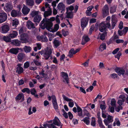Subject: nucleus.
Segmentation results:
<instances>
[{
  "mask_svg": "<svg viewBox=\"0 0 128 128\" xmlns=\"http://www.w3.org/2000/svg\"><path fill=\"white\" fill-rule=\"evenodd\" d=\"M53 25V23L50 21L49 19L44 18L41 22L40 26L42 29L44 30L46 28L48 31L50 32Z\"/></svg>",
  "mask_w": 128,
  "mask_h": 128,
  "instance_id": "obj_1",
  "label": "nucleus"
},
{
  "mask_svg": "<svg viewBox=\"0 0 128 128\" xmlns=\"http://www.w3.org/2000/svg\"><path fill=\"white\" fill-rule=\"evenodd\" d=\"M114 70L119 76L122 75L124 78H126L128 75V69L125 70L121 68H117L114 69Z\"/></svg>",
  "mask_w": 128,
  "mask_h": 128,
  "instance_id": "obj_2",
  "label": "nucleus"
},
{
  "mask_svg": "<svg viewBox=\"0 0 128 128\" xmlns=\"http://www.w3.org/2000/svg\"><path fill=\"white\" fill-rule=\"evenodd\" d=\"M88 20V19L86 17L83 18L81 20V26L83 30H84V28L87 26Z\"/></svg>",
  "mask_w": 128,
  "mask_h": 128,
  "instance_id": "obj_3",
  "label": "nucleus"
},
{
  "mask_svg": "<svg viewBox=\"0 0 128 128\" xmlns=\"http://www.w3.org/2000/svg\"><path fill=\"white\" fill-rule=\"evenodd\" d=\"M108 26L106 23H104L102 22L101 23L99 28V30L102 32H106L107 30V28H109L110 27L107 26Z\"/></svg>",
  "mask_w": 128,
  "mask_h": 128,
  "instance_id": "obj_4",
  "label": "nucleus"
},
{
  "mask_svg": "<svg viewBox=\"0 0 128 128\" xmlns=\"http://www.w3.org/2000/svg\"><path fill=\"white\" fill-rule=\"evenodd\" d=\"M52 53V50L51 49H50L47 51L45 52L43 56L45 60H48L50 57V58H52V56L51 55Z\"/></svg>",
  "mask_w": 128,
  "mask_h": 128,
  "instance_id": "obj_5",
  "label": "nucleus"
},
{
  "mask_svg": "<svg viewBox=\"0 0 128 128\" xmlns=\"http://www.w3.org/2000/svg\"><path fill=\"white\" fill-rule=\"evenodd\" d=\"M102 14L103 18H104L108 14L109 9L108 5H105L102 8Z\"/></svg>",
  "mask_w": 128,
  "mask_h": 128,
  "instance_id": "obj_6",
  "label": "nucleus"
},
{
  "mask_svg": "<svg viewBox=\"0 0 128 128\" xmlns=\"http://www.w3.org/2000/svg\"><path fill=\"white\" fill-rule=\"evenodd\" d=\"M7 16L5 12L0 13V24L5 22L7 20Z\"/></svg>",
  "mask_w": 128,
  "mask_h": 128,
  "instance_id": "obj_7",
  "label": "nucleus"
},
{
  "mask_svg": "<svg viewBox=\"0 0 128 128\" xmlns=\"http://www.w3.org/2000/svg\"><path fill=\"white\" fill-rule=\"evenodd\" d=\"M20 40L22 43L26 42H28V35L27 34L25 33L21 34L20 36Z\"/></svg>",
  "mask_w": 128,
  "mask_h": 128,
  "instance_id": "obj_8",
  "label": "nucleus"
},
{
  "mask_svg": "<svg viewBox=\"0 0 128 128\" xmlns=\"http://www.w3.org/2000/svg\"><path fill=\"white\" fill-rule=\"evenodd\" d=\"M62 96L64 100L67 102H69L68 105L70 107L72 108L73 107L74 105V103L72 100L63 94L62 95Z\"/></svg>",
  "mask_w": 128,
  "mask_h": 128,
  "instance_id": "obj_9",
  "label": "nucleus"
},
{
  "mask_svg": "<svg viewBox=\"0 0 128 128\" xmlns=\"http://www.w3.org/2000/svg\"><path fill=\"white\" fill-rule=\"evenodd\" d=\"M12 8L13 6L11 4L8 2L5 4L4 9L6 12H9L12 10Z\"/></svg>",
  "mask_w": 128,
  "mask_h": 128,
  "instance_id": "obj_10",
  "label": "nucleus"
},
{
  "mask_svg": "<svg viewBox=\"0 0 128 128\" xmlns=\"http://www.w3.org/2000/svg\"><path fill=\"white\" fill-rule=\"evenodd\" d=\"M113 121V117L108 115L106 119L104 120V122L105 124L107 126L110 123L112 122Z\"/></svg>",
  "mask_w": 128,
  "mask_h": 128,
  "instance_id": "obj_11",
  "label": "nucleus"
},
{
  "mask_svg": "<svg viewBox=\"0 0 128 128\" xmlns=\"http://www.w3.org/2000/svg\"><path fill=\"white\" fill-rule=\"evenodd\" d=\"M57 7L58 9L60 11L61 13H64V11L65 9V5L63 3L60 2L58 4Z\"/></svg>",
  "mask_w": 128,
  "mask_h": 128,
  "instance_id": "obj_12",
  "label": "nucleus"
},
{
  "mask_svg": "<svg viewBox=\"0 0 128 128\" xmlns=\"http://www.w3.org/2000/svg\"><path fill=\"white\" fill-rule=\"evenodd\" d=\"M51 98L53 106L54 108L56 110L58 109V106L56 96H55L52 95L51 96Z\"/></svg>",
  "mask_w": 128,
  "mask_h": 128,
  "instance_id": "obj_13",
  "label": "nucleus"
},
{
  "mask_svg": "<svg viewBox=\"0 0 128 128\" xmlns=\"http://www.w3.org/2000/svg\"><path fill=\"white\" fill-rule=\"evenodd\" d=\"M37 38L39 41H41L42 42H46L48 40L47 38L44 35L40 36H38L37 37Z\"/></svg>",
  "mask_w": 128,
  "mask_h": 128,
  "instance_id": "obj_14",
  "label": "nucleus"
},
{
  "mask_svg": "<svg viewBox=\"0 0 128 128\" xmlns=\"http://www.w3.org/2000/svg\"><path fill=\"white\" fill-rule=\"evenodd\" d=\"M119 98L121 99L118 100L117 103L120 106H121L125 100V96L124 95H120Z\"/></svg>",
  "mask_w": 128,
  "mask_h": 128,
  "instance_id": "obj_15",
  "label": "nucleus"
},
{
  "mask_svg": "<svg viewBox=\"0 0 128 128\" xmlns=\"http://www.w3.org/2000/svg\"><path fill=\"white\" fill-rule=\"evenodd\" d=\"M26 26L28 28L31 29L35 28L34 24L30 20H28L27 22Z\"/></svg>",
  "mask_w": 128,
  "mask_h": 128,
  "instance_id": "obj_16",
  "label": "nucleus"
},
{
  "mask_svg": "<svg viewBox=\"0 0 128 128\" xmlns=\"http://www.w3.org/2000/svg\"><path fill=\"white\" fill-rule=\"evenodd\" d=\"M24 7L22 9V12L24 15H26L28 14L30 11V9L28 8L24 4L23 5Z\"/></svg>",
  "mask_w": 128,
  "mask_h": 128,
  "instance_id": "obj_17",
  "label": "nucleus"
},
{
  "mask_svg": "<svg viewBox=\"0 0 128 128\" xmlns=\"http://www.w3.org/2000/svg\"><path fill=\"white\" fill-rule=\"evenodd\" d=\"M22 64H18L17 65L18 67L16 68V72L18 74L22 73L24 71V69L21 66Z\"/></svg>",
  "mask_w": 128,
  "mask_h": 128,
  "instance_id": "obj_18",
  "label": "nucleus"
},
{
  "mask_svg": "<svg viewBox=\"0 0 128 128\" xmlns=\"http://www.w3.org/2000/svg\"><path fill=\"white\" fill-rule=\"evenodd\" d=\"M90 40L88 36L84 35L83 36V38L82 42V45H84Z\"/></svg>",
  "mask_w": 128,
  "mask_h": 128,
  "instance_id": "obj_19",
  "label": "nucleus"
},
{
  "mask_svg": "<svg viewBox=\"0 0 128 128\" xmlns=\"http://www.w3.org/2000/svg\"><path fill=\"white\" fill-rule=\"evenodd\" d=\"M54 124L58 126H60L61 123L59 119L57 117H55L54 119L53 120Z\"/></svg>",
  "mask_w": 128,
  "mask_h": 128,
  "instance_id": "obj_20",
  "label": "nucleus"
},
{
  "mask_svg": "<svg viewBox=\"0 0 128 128\" xmlns=\"http://www.w3.org/2000/svg\"><path fill=\"white\" fill-rule=\"evenodd\" d=\"M2 32L5 33L7 32L9 30V27L7 25H4L1 27Z\"/></svg>",
  "mask_w": 128,
  "mask_h": 128,
  "instance_id": "obj_21",
  "label": "nucleus"
},
{
  "mask_svg": "<svg viewBox=\"0 0 128 128\" xmlns=\"http://www.w3.org/2000/svg\"><path fill=\"white\" fill-rule=\"evenodd\" d=\"M19 50V48H12L9 50V52L12 54L16 55L18 52Z\"/></svg>",
  "mask_w": 128,
  "mask_h": 128,
  "instance_id": "obj_22",
  "label": "nucleus"
},
{
  "mask_svg": "<svg viewBox=\"0 0 128 128\" xmlns=\"http://www.w3.org/2000/svg\"><path fill=\"white\" fill-rule=\"evenodd\" d=\"M18 34L16 31H12L10 32L8 36L10 38H13L16 37Z\"/></svg>",
  "mask_w": 128,
  "mask_h": 128,
  "instance_id": "obj_23",
  "label": "nucleus"
},
{
  "mask_svg": "<svg viewBox=\"0 0 128 128\" xmlns=\"http://www.w3.org/2000/svg\"><path fill=\"white\" fill-rule=\"evenodd\" d=\"M61 74H62V77L66 80V82L67 84L68 83L69 79L68 78V76L67 74L63 72H61Z\"/></svg>",
  "mask_w": 128,
  "mask_h": 128,
  "instance_id": "obj_24",
  "label": "nucleus"
},
{
  "mask_svg": "<svg viewBox=\"0 0 128 128\" xmlns=\"http://www.w3.org/2000/svg\"><path fill=\"white\" fill-rule=\"evenodd\" d=\"M25 57L24 54L21 53H19L18 56V59L20 62L22 61V60Z\"/></svg>",
  "mask_w": 128,
  "mask_h": 128,
  "instance_id": "obj_25",
  "label": "nucleus"
},
{
  "mask_svg": "<svg viewBox=\"0 0 128 128\" xmlns=\"http://www.w3.org/2000/svg\"><path fill=\"white\" fill-rule=\"evenodd\" d=\"M26 3L27 5L32 6L34 5V0H26Z\"/></svg>",
  "mask_w": 128,
  "mask_h": 128,
  "instance_id": "obj_26",
  "label": "nucleus"
},
{
  "mask_svg": "<svg viewBox=\"0 0 128 128\" xmlns=\"http://www.w3.org/2000/svg\"><path fill=\"white\" fill-rule=\"evenodd\" d=\"M41 19V16L40 15H36L34 18L33 21L34 22L38 23L40 22Z\"/></svg>",
  "mask_w": 128,
  "mask_h": 128,
  "instance_id": "obj_27",
  "label": "nucleus"
},
{
  "mask_svg": "<svg viewBox=\"0 0 128 128\" xmlns=\"http://www.w3.org/2000/svg\"><path fill=\"white\" fill-rule=\"evenodd\" d=\"M75 50L74 48H72L70 50L68 54V55L70 58L72 57L73 55L76 54Z\"/></svg>",
  "mask_w": 128,
  "mask_h": 128,
  "instance_id": "obj_28",
  "label": "nucleus"
},
{
  "mask_svg": "<svg viewBox=\"0 0 128 128\" xmlns=\"http://www.w3.org/2000/svg\"><path fill=\"white\" fill-rule=\"evenodd\" d=\"M59 28V25L58 24H55L54 26V28H53L52 27L50 30V32H56L58 29Z\"/></svg>",
  "mask_w": 128,
  "mask_h": 128,
  "instance_id": "obj_29",
  "label": "nucleus"
},
{
  "mask_svg": "<svg viewBox=\"0 0 128 128\" xmlns=\"http://www.w3.org/2000/svg\"><path fill=\"white\" fill-rule=\"evenodd\" d=\"M52 14V11L51 9L50 8L49 10L45 11L44 13V16L45 18L49 16H50Z\"/></svg>",
  "mask_w": 128,
  "mask_h": 128,
  "instance_id": "obj_30",
  "label": "nucleus"
},
{
  "mask_svg": "<svg viewBox=\"0 0 128 128\" xmlns=\"http://www.w3.org/2000/svg\"><path fill=\"white\" fill-rule=\"evenodd\" d=\"M23 50L25 52L28 53L31 51L32 48L30 46H25L24 47Z\"/></svg>",
  "mask_w": 128,
  "mask_h": 128,
  "instance_id": "obj_31",
  "label": "nucleus"
},
{
  "mask_svg": "<svg viewBox=\"0 0 128 128\" xmlns=\"http://www.w3.org/2000/svg\"><path fill=\"white\" fill-rule=\"evenodd\" d=\"M53 44L57 48L61 44V42L58 40L55 39L54 41Z\"/></svg>",
  "mask_w": 128,
  "mask_h": 128,
  "instance_id": "obj_32",
  "label": "nucleus"
},
{
  "mask_svg": "<svg viewBox=\"0 0 128 128\" xmlns=\"http://www.w3.org/2000/svg\"><path fill=\"white\" fill-rule=\"evenodd\" d=\"M14 44L16 46H20L21 44L20 42L18 40H13Z\"/></svg>",
  "mask_w": 128,
  "mask_h": 128,
  "instance_id": "obj_33",
  "label": "nucleus"
},
{
  "mask_svg": "<svg viewBox=\"0 0 128 128\" xmlns=\"http://www.w3.org/2000/svg\"><path fill=\"white\" fill-rule=\"evenodd\" d=\"M107 32H105L104 33L99 34L100 35V39L102 40H104L106 36Z\"/></svg>",
  "mask_w": 128,
  "mask_h": 128,
  "instance_id": "obj_34",
  "label": "nucleus"
},
{
  "mask_svg": "<svg viewBox=\"0 0 128 128\" xmlns=\"http://www.w3.org/2000/svg\"><path fill=\"white\" fill-rule=\"evenodd\" d=\"M106 49V44H102L100 46L99 51L102 52Z\"/></svg>",
  "mask_w": 128,
  "mask_h": 128,
  "instance_id": "obj_35",
  "label": "nucleus"
},
{
  "mask_svg": "<svg viewBox=\"0 0 128 128\" xmlns=\"http://www.w3.org/2000/svg\"><path fill=\"white\" fill-rule=\"evenodd\" d=\"M113 16H112V26L113 27L112 28H113L115 26L117 22L116 20L114 18H113Z\"/></svg>",
  "mask_w": 128,
  "mask_h": 128,
  "instance_id": "obj_36",
  "label": "nucleus"
},
{
  "mask_svg": "<svg viewBox=\"0 0 128 128\" xmlns=\"http://www.w3.org/2000/svg\"><path fill=\"white\" fill-rule=\"evenodd\" d=\"M110 16H108L106 18V20L105 22H103L106 23H107V24L108 25L107 26L108 27H111L110 24Z\"/></svg>",
  "mask_w": 128,
  "mask_h": 128,
  "instance_id": "obj_37",
  "label": "nucleus"
},
{
  "mask_svg": "<svg viewBox=\"0 0 128 128\" xmlns=\"http://www.w3.org/2000/svg\"><path fill=\"white\" fill-rule=\"evenodd\" d=\"M3 39L4 41L6 42H11V38L9 36H4Z\"/></svg>",
  "mask_w": 128,
  "mask_h": 128,
  "instance_id": "obj_38",
  "label": "nucleus"
},
{
  "mask_svg": "<svg viewBox=\"0 0 128 128\" xmlns=\"http://www.w3.org/2000/svg\"><path fill=\"white\" fill-rule=\"evenodd\" d=\"M116 6H114L111 7L110 9V13H113L116 12Z\"/></svg>",
  "mask_w": 128,
  "mask_h": 128,
  "instance_id": "obj_39",
  "label": "nucleus"
},
{
  "mask_svg": "<svg viewBox=\"0 0 128 128\" xmlns=\"http://www.w3.org/2000/svg\"><path fill=\"white\" fill-rule=\"evenodd\" d=\"M89 119V117H87L84 118L82 120L86 124L88 125L90 122Z\"/></svg>",
  "mask_w": 128,
  "mask_h": 128,
  "instance_id": "obj_40",
  "label": "nucleus"
},
{
  "mask_svg": "<svg viewBox=\"0 0 128 128\" xmlns=\"http://www.w3.org/2000/svg\"><path fill=\"white\" fill-rule=\"evenodd\" d=\"M66 17L68 18H73V15L72 12H67Z\"/></svg>",
  "mask_w": 128,
  "mask_h": 128,
  "instance_id": "obj_41",
  "label": "nucleus"
},
{
  "mask_svg": "<svg viewBox=\"0 0 128 128\" xmlns=\"http://www.w3.org/2000/svg\"><path fill=\"white\" fill-rule=\"evenodd\" d=\"M39 12V11H33L32 12L31 15L32 17H34L36 15H38V14Z\"/></svg>",
  "mask_w": 128,
  "mask_h": 128,
  "instance_id": "obj_42",
  "label": "nucleus"
},
{
  "mask_svg": "<svg viewBox=\"0 0 128 128\" xmlns=\"http://www.w3.org/2000/svg\"><path fill=\"white\" fill-rule=\"evenodd\" d=\"M12 26H15V27H16L19 24V22L18 20L15 19L13 20Z\"/></svg>",
  "mask_w": 128,
  "mask_h": 128,
  "instance_id": "obj_43",
  "label": "nucleus"
},
{
  "mask_svg": "<svg viewBox=\"0 0 128 128\" xmlns=\"http://www.w3.org/2000/svg\"><path fill=\"white\" fill-rule=\"evenodd\" d=\"M11 14L12 16L13 17H16L18 15L17 12L14 10H13L12 11Z\"/></svg>",
  "mask_w": 128,
  "mask_h": 128,
  "instance_id": "obj_44",
  "label": "nucleus"
},
{
  "mask_svg": "<svg viewBox=\"0 0 128 128\" xmlns=\"http://www.w3.org/2000/svg\"><path fill=\"white\" fill-rule=\"evenodd\" d=\"M22 91L24 93L26 92L28 94H30V92L29 89L27 88H24L22 90Z\"/></svg>",
  "mask_w": 128,
  "mask_h": 128,
  "instance_id": "obj_45",
  "label": "nucleus"
},
{
  "mask_svg": "<svg viewBox=\"0 0 128 128\" xmlns=\"http://www.w3.org/2000/svg\"><path fill=\"white\" fill-rule=\"evenodd\" d=\"M44 70L42 69V71L39 73L40 76H41L40 78H43L46 77V74L44 73Z\"/></svg>",
  "mask_w": 128,
  "mask_h": 128,
  "instance_id": "obj_46",
  "label": "nucleus"
},
{
  "mask_svg": "<svg viewBox=\"0 0 128 128\" xmlns=\"http://www.w3.org/2000/svg\"><path fill=\"white\" fill-rule=\"evenodd\" d=\"M23 96V94L22 93H21L19 94L15 98L16 100H20L22 98V96Z\"/></svg>",
  "mask_w": 128,
  "mask_h": 128,
  "instance_id": "obj_47",
  "label": "nucleus"
},
{
  "mask_svg": "<svg viewBox=\"0 0 128 128\" xmlns=\"http://www.w3.org/2000/svg\"><path fill=\"white\" fill-rule=\"evenodd\" d=\"M116 101L115 99L114 98L112 99L111 102V105L112 106H116Z\"/></svg>",
  "mask_w": 128,
  "mask_h": 128,
  "instance_id": "obj_48",
  "label": "nucleus"
},
{
  "mask_svg": "<svg viewBox=\"0 0 128 128\" xmlns=\"http://www.w3.org/2000/svg\"><path fill=\"white\" fill-rule=\"evenodd\" d=\"M122 53L120 51L118 52L116 55L115 56V58L118 59V60H119L120 56L122 55Z\"/></svg>",
  "mask_w": 128,
  "mask_h": 128,
  "instance_id": "obj_49",
  "label": "nucleus"
},
{
  "mask_svg": "<svg viewBox=\"0 0 128 128\" xmlns=\"http://www.w3.org/2000/svg\"><path fill=\"white\" fill-rule=\"evenodd\" d=\"M98 122L100 128H105V127L102 124V120L98 121Z\"/></svg>",
  "mask_w": 128,
  "mask_h": 128,
  "instance_id": "obj_50",
  "label": "nucleus"
},
{
  "mask_svg": "<svg viewBox=\"0 0 128 128\" xmlns=\"http://www.w3.org/2000/svg\"><path fill=\"white\" fill-rule=\"evenodd\" d=\"M30 66L29 62H26L24 63V67L25 68H28Z\"/></svg>",
  "mask_w": 128,
  "mask_h": 128,
  "instance_id": "obj_51",
  "label": "nucleus"
},
{
  "mask_svg": "<svg viewBox=\"0 0 128 128\" xmlns=\"http://www.w3.org/2000/svg\"><path fill=\"white\" fill-rule=\"evenodd\" d=\"M74 7L72 6H70L66 8L67 12H68V10L72 11L74 9Z\"/></svg>",
  "mask_w": 128,
  "mask_h": 128,
  "instance_id": "obj_52",
  "label": "nucleus"
},
{
  "mask_svg": "<svg viewBox=\"0 0 128 128\" xmlns=\"http://www.w3.org/2000/svg\"><path fill=\"white\" fill-rule=\"evenodd\" d=\"M75 0H66V2L68 4H70L75 2Z\"/></svg>",
  "mask_w": 128,
  "mask_h": 128,
  "instance_id": "obj_53",
  "label": "nucleus"
},
{
  "mask_svg": "<svg viewBox=\"0 0 128 128\" xmlns=\"http://www.w3.org/2000/svg\"><path fill=\"white\" fill-rule=\"evenodd\" d=\"M110 76L113 79H115L118 77V75L114 73L110 75Z\"/></svg>",
  "mask_w": 128,
  "mask_h": 128,
  "instance_id": "obj_54",
  "label": "nucleus"
},
{
  "mask_svg": "<svg viewBox=\"0 0 128 128\" xmlns=\"http://www.w3.org/2000/svg\"><path fill=\"white\" fill-rule=\"evenodd\" d=\"M62 34L64 36H65L67 35L68 34V31H65L64 30H62Z\"/></svg>",
  "mask_w": 128,
  "mask_h": 128,
  "instance_id": "obj_55",
  "label": "nucleus"
},
{
  "mask_svg": "<svg viewBox=\"0 0 128 128\" xmlns=\"http://www.w3.org/2000/svg\"><path fill=\"white\" fill-rule=\"evenodd\" d=\"M118 34L120 36H122L124 34H125L124 32V31L122 30H118Z\"/></svg>",
  "mask_w": 128,
  "mask_h": 128,
  "instance_id": "obj_56",
  "label": "nucleus"
},
{
  "mask_svg": "<svg viewBox=\"0 0 128 128\" xmlns=\"http://www.w3.org/2000/svg\"><path fill=\"white\" fill-rule=\"evenodd\" d=\"M94 29V26H92L90 28L89 32L88 34L91 35L92 34V32L93 31Z\"/></svg>",
  "mask_w": 128,
  "mask_h": 128,
  "instance_id": "obj_57",
  "label": "nucleus"
},
{
  "mask_svg": "<svg viewBox=\"0 0 128 128\" xmlns=\"http://www.w3.org/2000/svg\"><path fill=\"white\" fill-rule=\"evenodd\" d=\"M48 128H54V127H55L56 126L53 123L50 124H48Z\"/></svg>",
  "mask_w": 128,
  "mask_h": 128,
  "instance_id": "obj_58",
  "label": "nucleus"
},
{
  "mask_svg": "<svg viewBox=\"0 0 128 128\" xmlns=\"http://www.w3.org/2000/svg\"><path fill=\"white\" fill-rule=\"evenodd\" d=\"M96 121L95 119L92 118V121L91 123V125L92 126H96Z\"/></svg>",
  "mask_w": 128,
  "mask_h": 128,
  "instance_id": "obj_59",
  "label": "nucleus"
},
{
  "mask_svg": "<svg viewBox=\"0 0 128 128\" xmlns=\"http://www.w3.org/2000/svg\"><path fill=\"white\" fill-rule=\"evenodd\" d=\"M84 114L88 116V117H90V115L86 109L84 110Z\"/></svg>",
  "mask_w": 128,
  "mask_h": 128,
  "instance_id": "obj_60",
  "label": "nucleus"
},
{
  "mask_svg": "<svg viewBox=\"0 0 128 128\" xmlns=\"http://www.w3.org/2000/svg\"><path fill=\"white\" fill-rule=\"evenodd\" d=\"M94 87L92 86H90L86 90V91L87 92H91L93 88Z\"/></svg>",
  "mask_w": 128,
  "mask_h": 128,
  "instance_id": "obj_61",
  "label": "nucleus"
},
{
  "mask_svg": "<svg viewBox=\"0 0 128 128\" xmlns=\"http://www.w3.org/2000/svg\"><path fill=\"white\" fill-rule=\"evenodd\" d=\"M122 107L121 106H118L117 108H116L115 110L116 111L118 112L120 110H122Z\"/></svg>",
  "mask_w": 128,
  "mask_h": 128,
  "instance_id": "obj_62",
  "label": "nucleus"
},
{
  "mask_svg": "<svg viewBox=\"0 0 128 128\" xmlns=\"http://www.w3.org/2000/svg\"><path fill=\"white\" fill-rule=\"evenodd\" d=\"M30 92L32 95H34L36 92V91L35 88H33L31 90Z\"/></svg>",
  "mask_w": 128,
  "mask_h": 128,
  "instance_id": "obj_63",
  "label": "nucleus"
},
{
  "mask_svg": "<svg viewBox=\"0 0 128 128\" xmlns=\"http://www.w3.org/2000/svg\"><path fill=\"white\" fill-rule=\"evenodd\" d=\"M34 62L36 65L39 66L41 65V63L36 60H34Z\"/></svg>",
  "mask_w": 128,
  "mask_h": 128,
  "instance_id": "obj_64",
  "label": "nucleus"
}]
</instances>
